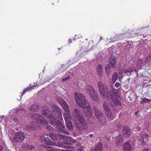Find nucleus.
<instances>
[{"label":"nucleus","instance_id":"nucleus-48","mask_svg":"<svg viewBox=\"0 0 151 151\" xmlns=\"http://www.w3.org/2000/svg\"><path fill=\"white\" fill-rule=\"evenodd\" d=\"M62 151H71V150H62Z\"/></svg>","mask_w":151,"mask_h":151},{"label":"nucleus","instance_id":"nucleus-33","mask_svg":"<svg viewBox=\"0 0 151 151\" xmlns=\"http://www.w3.org/2000/svg\"><path fill=\"white\" fill-rule=\"evenodd\" d=\"M151 60V55H150L149 56L147 57L145 60V63H146L148 62H151L150 61Z\"/></svg>","mask_w":151,"mask_h":151},{"label":"nucleus","instance_id":"nucleus-54","mask_svg":"<svg viewBox=\"0 0 151 151\" xmlns=\"http://www.w3.org/2000/svg\"><path fill=\"white\" fill-rule=\"evenodd\" d=\"M102 39V37H101L100 36V40H101Z\"/></svg>","mask_w":151,"mask_h":151},{"label":"nucleus","instance_id":"nucleus-57","mask_svg":"<svg viewBox=\"0 0 151 151\" xmlns=\"http://www.w3.org/2000/svg\"><path fill=\"white\" fill-rule=\"evenodd\" d=\"M137 112H135V114H137Z\"/></svg>","mask_w":151,"mask_h":151},{"label":"nucleus","instance_id":"nucleus-36","mask_svg":"<svg viewBox=\"0 0 151 151\" xmlns=\"http://www.w3.org/2000/svg\"><path fill=\"white\" fill-rule=\"evenodd\" d=\"M120 86V84L119 83L116 82L115 84V86L117 88L119 87Z\"/></svg>","mask_w":151,"mask_h":151},{"label":"nucleus","instance_id":"nucleus-27","mask_svg":"<svg viewBox=\"0 0 151 151\" xmlns=\"http://www.w3.org/2000/svg\"><path fill=\"white\" fill-rule=\"evenodd\" d=\"M144 136L142 134L138 136V138L139 140L140 143L143 145H144L145 144V141L146 140H144Z\"/></svg>","mask_w":151,"mask_h":151},{"label":"nucleus","instance_id":"nucleus-18","mask_svg":"<svg viewBox=\"0 0 151 151\" xmlns=\"http://www.w3.org/2000/svg\"><path fill=\"white\" fill-rule=\"evenodd\" d=\"M123 147L124 151H131L132 149L130 144L128 141L124 143Z\"/></svg>","mask_w":151,"mask_h":151},{"label":"nucleus","instance_id":"nucleus-6","mask_svg":"<svg viewBox=\"0 0 151 151\" xmlns=\"http://www.w3.org/2000/svg\"><path fill=\"white\" fill-rule=\"evenodd\" d=\"M24 135L21 132H18L16 133L13 139L9 136V139L12 143H14L15 141L17 142H20L22 141L25 138Z\"/></svg>","mask_w":151,"mask_h":151},{"label":"nucleus","instance_id":"nucleus-13","mask_svg":"<svg viewBox=\"0 0 151 151\" xmlns=\"http://www.w3.org/2000/svg\"><path fill=\"white\" fill-rule=\"evenodd\" d=\"M52 109L53 111L56 113L58 115L57 118L61 120H63L62 113L60 108L58 106L54 105L52 106Z\"/></svg>","mask_w":151,"mask_h":151},{"label":"nucleus","instance_id":"nucleus-46","mask_svg":"<svg viewBox=\"0 0 151 151\" xmlns=\"http://www.w3.org/2000/svg\"><path fill=\"white\" fill-rule=\"evenodd\" d=\"M3 150V147L2 146L0 145V151H2Z\"/></svg>","mask_w":151,"mask_h":151},{"label":"nucleus","instance_id":"nucleus-44","mask_svg":"<svg viewBox=\"0 0 151 151\" xmlns=\"http://www.w3.org/2000/svg\"><path fill=\"white\" fill-rule=\"evenodd\" d=\"M69 78L67 77L66 78H63V81H65L67 80L68 79H69Z\"/></svg>","mask_w":151,"mask_h":151},{"label":"nucleus","instance_id":"nucleus-42","mask_svg":"<svg viewBox=\"0 0 151 151\" xmlns=\"http://www.w3.org/2000/svg\"><path fill=\"white\" fill-rule=\"evenodd\" d=\"M125 73H126L127 75L129 76L131 75V72L130 71L125 70Z\"/></svg>","mask_w":151,"mask_h":151},{"label":"nucleus","instance_id":"nucleus-26","mask_svg":"<svg viewBox=\"0 0 151 151\" xmlns=\"http://www.w3.org/2000/svg\"><path fill=\"white\" fill-rule=\"evenodd\" d=\"M60 134H55L53 133H50L49 134V137H50L51 139L55 140L57 139L58 137L60 138Z\"/></svg>","mask_w":151,"mask_h":151},{"label":"nucleus","instance_id":"nucleus-11","mask_svg":"<svg viewBox=\"0 0 151 151\" xmlns=\"http://www.w3.org/2000/svg\"><path fill=\"white\" fill-rule=\"evenodd\" d=\"M110 63L107 64L106 67V71L107 75L109 74L111 71L110 69L112 68H115L116 65V60L114 58L113 59H111Z\"/></svg>","mask_w":151,"mask_h":151},{"label":"nucleus","instance_id":"nucleus-10","mask_svg":"<svg viewBox=\"0 0 151 151\" xmlns=\"http://www.w3.org/2000/svg\"><path fill=\"white\" fill-rule=\"evenodd\" d=\"M103 107L105 112L109 121L112 120L114 119V116L112 115L111 111L108 106V104L105 102H104Z\"/></svg>","mask_w":151,"mask_h":151},{"label":"nucleus","instance_id":"nucleus-4","mask_svg":"<svg viewBox=\"0 0 151 151\" xmlns=\"http://www.w3.org/2000/svg\"><path fill=\"white\" fill-rule=\"evenodd\" d=\"M72 114L73 116L74 121L78 120L82 125V129L86 130L88 128L87 125L79 110L78 108H76L72 112Z\"/></svg>","mask_w":151,"mask_h":151},{"label":"nucleus","instance_id":"nucleus-12","mask_svg":"<svg viewBox=\"0 0 151 151\" xmlns=\"http://www.w3.org/2000/svg\"><path fill=\"white\" fill-rule=\"evenodd\" d=\"M67 114H64V119L66 122V124L67 128L69 130L73 129V127L72 124L71 120L72 119L70 116H69Z\"/></svg>","mask_w":151,"mask_h":151},{"label":"nucleus","instance_id":"nucleus-41","mask_svg":"<svg viewBox=\"0 0 151 151\" xmlns=\"http://www.w3.org/2000/svg\"><path fill=\"white\" fill-rule=\"evenodd\" d=\"M36 83L35 84V83H34V85H32L31 86H30V88L31 90L32 89H34V88L36 86Z\"/></svg>","mask_w":151,"mask_h":151},{"label":"nucleus","instance_id":"nucleus-32","mask_svg":"<svg viewBox=\"0 0 151 151\" xmlns=\"http://www.w3.org/2000/svg\"><path fill=\"white\" fill-rule=\"evenodd\" d=\"M31 84L29 85L30 86L29 87H27L26 88H24L23 91L22 93L21 94V96L23 95L25 92L29 91H31L30 88Z\"/></svg>","mask_w":151,"mask_h":151},{"label":"nucleus","instance_id":"nucleus-31","mask_svg":"<svg viewBox=\"0 0 151 151\" xmlns=\"http://www.w3.org/2000/svg\"><path fill=\"white\" fill-rule=\"evenodd\" d=\"M47 148L48 149L47 150V151H60L59 149L51 147H48Z\"/></svg>","mask_w":151,"mask_h":151},{"label":"nucleus","instance_id":"nucleus-21","mask_svg":"<svg viewBox=\"0 0 151 151\" xmlns=\"http://www.w3.org/2000/svg\"><path fill=\"white\" fill-rule=\"evenodd\" d=\"M96 70L97 74L100 77H101L103 72V68L102 65H98Z\"/></svg>","mask_w":151,"mask_h":151},{"label":"nucleus","instance_id":"nucleus-38","mask_svg":"<svg viewBox=\"0 0 151 151\" xmlns=\"http://www.w3.org/2000/svg\"><path fill=\"white\" fill-rule=\"evenodd\" d=\"M71 140L70 141V142H71L72 143H75L77 141L73 139L71 137Z\"/></svg>","mask_w":151,"mask_h":151},{"label":"nucleus","instance_id":"nucleus-15","mask_svg":"<svg viewBox=\"0 0 151 151\" xmlns=\"http://www.w3.org/2000/svg\"><path fill=\"white\" fill-rule=\"evenodd\" d=\"M122 133L124 136L127 138L130 136L131 134V131L130 129L128 126H125L124 127Z\"/></svg>","mask_w":151,"mask_h":151},{"label":"nucleus","instance_id":"nucleus-17","mask_svg":"<svg viewBox=\"0 0 151 151\" xmlns=\"http://www.w3.org/2000/svg\"><path fill=\"white\" fill-rule=\"evenodd\" d=\"M70 145V143L65 142H62L58 143L57 145H56V146H58L63 148L66 149L70 148V146H68Z\"/></svg>","mask_w":151,"mask_h":151},{"label":"nucleus","instance_id":"nucleus-1","mask_svg":"<svg viewBox=\"0 0 151 151\" xmlns=\"http://www.w3.org/2000/svg\"><path fill=\"white\" fill-rule=\"evenodd\" d=\"M98 86L99 92L102 97L104 98L107 97L111 104L112 106L120 105L119 99V96L116 92V89L111 87L109 90L106 86L101 82L98 83Z\"/></svg>","mask_w":151,"mask_h":151},{"label":"nucleus","instance_id":"nucleus-52","mask_svg":"<svg viewBox=\"0 0 151 151\" xmlns=\"http://www.w3.org/2000/svg\"><path fill=\"white\" fill-rule=\"evenodd\" d=\"M79 37H75V38H73V39L74 40H75V38L76 39H78V38H79Z\"/></svg>","mask_w":151,"mask_h":151},{"label":"nucleus","instance_id":"nucleus-9","mask_svg":"<svg viewBox=\"0 0 151 151\" xmlns=\"http://www.w3.org/2000/svg\"><path fill=\"white\" fill-rule=\"evenodd\" d=\"M85 90L87 92H88L90 96L93 100H96L98 99L97 94L95 91H94V89L91 85H87L85 87Z\"/></svg>","mask_w":151,"mask_h":151},{"label":"nucleus","instance_id":"nucleus-14","mask_svg":"<svg viewBox=\"0 0 151 151\" xmlns=\"http://www.w3.org/2000/svg\"><path fill=\"white\" fill-rule=\"evenodd\" d=\"M41 139L42 142H44L47 145H50L52 144V142L49 138V136L48 135H42L41 137Z\"/></svg>","mask_w":151,"mask_h":151},{"label":"nucleus","instance_id":"nucleus-22","mask_svg":"<svg viewBox=\"0 0 151 151\" xmlns=\"http://www.w3.org/2000/svg\"><path fill=\"white\" fill-rule=\"evenodd\" d=\"M30 110L32 111L36 112L39 110V106L36 104H32L29 107Z\"/></svg>","mask_w":151,"mask_h":151},{"label":"nucleus","instance_id":"nucleus-8","mask_svg":"<svg viewBox=\"0 0 151 151\" xmlns=\"http://www.w3.org/2000/svg\"><path fill=\"white\" fill-rule=\"evenodd\" d=\"M57 101L60 104L64 110L66 112V113H64L63 114V117H64V114L68 115V116H70V110L69 105L61 99H58Z\"/></svg>","mask_w":151,"mask_h":151},{"label":"nucleus","instance_id":"nucleus-50","mask_svg":"<svg viewBox=\"0 0 151 151\" xmlns=\"http://www.w3.org/2000/svg\"><path fill=\"white\" fill-rule=\"evenodd\" d=\"M68 42L70 43H71L72 42V40L70 39H69L68 40Z\"/></svg>","mask_w":151,"mask_h":151},{"label":"nucleus","instance_id":"nucleus-47","mask_svg":"<svg viewBox=\"0 0 151 151\" xmlns=\"http://www.w3.org/2000/svg\"><path fill=\"white\" fill-rule=\"evenodd\" d=\"M142 151H149L148 150V149H147V148H145Z\"/></svg>","mask_w":151,"mask_h":151},{"label":"nucleus","instance_id":"nucleus-45","mask_svg":"<svg viewBox=\"0 0 151 151\" xmlns=\"http://www.w3.org/2000/svg\"><path fill=\"white\" fill-rule=\"evenodd\" d=\"M4 118V115L0 117V121H2V119Z\"/></svg>","mask_w":151,"mask_h":151},{"label":"nucleus","instance_id":"nucleus-55","mask_svg":"<svg viewBox=\"0 0 151 151\" xmlns=\"http://www.w3.org/2000/svg\"><path fill=\"white\" fill-rule=\"evenodd\" d=\"M16 130L17 131L18 130V129H16Z\"/></svg>","mask_w":151,"mask_h":151},{"label":"nucleus","instance_id":"nucleus-34","mask_svg":"<svg viewBox=\"0 0 151 151\" xmlns=\"http://www.w3.org/2000/svg\"><path fill=\"white\" fill-rule=\"evenodd\" d=\"M141 99L140 101V103L141 104H143L144 103L147 102V100H148V99L146 98H141Z\"/></svg>","mask_w":151,"mask_h":151},{"label":"nucleus","instance_id":"nucleus-25","mask_svg":"<svg viewBox=\"0 0 151 151\" xmlns=\"http://www.w3.org/2000/svg\"><path fill=\"white\" fill-rule=\"evenodd\" d=\"M36 124L32 122V123L30 124V125H27L26 127L27 129L29 130H34L35 127V124Z\"/></svg>","mask_w":151,"mask_h":151},{"label":"nucleus","instance_id":"nucleus-37","mask_svg":"<svg viewBox=\"0 0 151 151\" xmlns=\"http://www.w3.org/2000/svg\"><path fill=\"white\" fill-rule=\"evenodd\" d=\"M46 128L47 129L50 130H52V127L51 126L49 125H47L46 126Z\"/></svg>","mask_w":151,"mask_h":151},{"label":"nucleus","instance_id":"nucleus-16","mask_svg":"<svg viewBox=\"0 0 151 151\" xmlns=\"http://www.w3.org/2000/svg\"><path fill=\"white\" fill-rule=\"evenodd\" d=\"M123 137L121 135H119L116 137L115 143L117 147H121L123 143Z\"/></svg>","mask_w":151,"mask_h":151},{"label":"nucleus","instance_id":"nucleus-19","mask_svg":"<svg viewBox=\"0 0 151 151\" xmlns=\"http://www.w3.org/2000/svg\"><path fill=\"white\" fill-rule=\"evenodd\" d=\"M103 146L101 143H99L95 145L94 149L91 150V151H102Z\"/></svg>","mask_w":151,"mask_h":151},{"label":"nucleus","instance_id":"nucleus-30","mask_svg":"<svg viewBox=\"0 0 151 151\" xmlns=\"http://www.w3.org/2000/svg\"><path fill=\"white\" fill-rule=\"evenodd\" d=\"M143 65L142 63V61L141 60H139L137 62V67L139 69H141Z\"/></svg>","mask_w":151,"mask_h":151},{"label":"nucleus","instance_id":"nucleus-35","mask_svg":"<svg viewBox=\"0 0 151 151\" xmlns=\"http://www.w3.org/2000/svg\"><path fill=\"white\" fill-rule=\"evenodd\" d=\"M28 148L30 150H32L34 148V146L32 145H29L27 146Z\"/></svg>","mask_w":151,"mask_h":151},{"label":"nucleus","instance_id":"nucleus-7","mask_svg":"<svg viewBox=\"0 0 151 151\" xmlns=\"http://www.w3.org/2000/svg\"><path fill=\"white\" fill-rule=\"evenodd\" d=\"M95 115L99 119V123L102 125H104L106 123V119L104 114L100 111L96 107H93Z\"/></svg>","mask_w":151,"mask_h":151},{"label":"nucleus","instance_id":"nucleus-24","mask_svg":"<svg viewBox=\"0 0 151 151\" xmlns=\"http://www.w3.org/2000/svg\"><path fill=\"white\" fill-rule=\"evenodd\" d=\"M59 135H60V139H62L65 141L70 142L71 140V137H70L63 136L61 134Z\"/></svg>","mask_w":151,"mask_h":151},{"label":"nucleus","instance_id":"nucleus-28","mask_svg":"<svg viewBox=\"0 0 151 151\" xmlns=\"http://www.w3.org/2000/svg\"><path fill=\"white\" fill-rule=\"evenodd\" d=\"M16 114H19V113L24 114H26V111L23 109H19L15 111Z\"/></svg>","mask_w":151,"mask_h":151},{"label":"nucleus","instance_id":"nucleus-59","mask_svg":"<svg viewBox=\"0 0 151 151\" xmlns=\"http://www.w3.org/2000/svg\"><path fill=\"white\" fill-rule=\"evenodd\" d=\"M77 36L76 35H75V37H76Z\"/></svg>","mask_w":151,"mask_h":151},{"label":"nucleus","instance_id":"nucleus-49","mask_svg":"<svg viewBox=\"0 0 151 151\" xmlns=\"http://www.w3.org/2000/svg\"><path fill=\"white\" fill-rule=\"evenodd\" d=\"M148 65L150 66H151V62H149L148 64Z\"/></svg>","mask_w":151,"mask_h":151},{"label":"nucleus","instance_id":"nucleus-2","mask_svg":"<svg viewBox=\"0 0 151 151\" xmlns=\"http://www.w3.org/2000/svg\"><path fill=\"white\" fill-rule=\"evenodd\" d=\"M75 98L77 104L81 106L84 109L85 116L88 117H91L92 115V109L90 108L88 101L85 99L84 96L78 92L75 93Z\"/></svg>","mask_w":151,"mask_h":151},{"label":"nucleus","instance_id":"nucleus-43","mask_svg":"<svg viewBox=\"0 0 151 151\" xmlns=\"http://www.w3.org/2000/svg\"><path fill=\"white\" fill-rule=\"evenodd\" d=\"M149 136V135L147 134H145L144 135V137H145V139H146V138H147Z\"/></svg>","mask_w":151,"mask_h":151},{"label":"nucleus","instance_id":"nucleus-51","mask_svg":"<svg viewBox=\"0 0 151 151\" xmlns=\"http://www.w3.org/2000/svg\"><path fill=\"white\" fill-rule=\"evenodd\" d=\"M80 143H78L77 144H76V145H77V146H79L80 145Z\"/></svg>","mask_w":151,"mask_h":151},{"label":"nucleus","instance_id":"nucleus-5","mask_svg":"<svg viewBox=\"0 0 151 151\" xmlns=\"http://www.w3.org/2000/svg\"><path fill=\"white\" fill-rule=\"evenodd\" d=\"M31 117L33 118V120H35L37 123L41 124L42 126L47 125V122L45 120L42 116L40 114H33L31 115Z\"/></svg>","mask_w":151,"mask_h":151},{"label":"nucleus","instance_id":"nucleus-58","mask_svg":"<svg viewBox=\"0 0 151 151\" xmlns=\"http://www.w3.org/2000/svg\"><path fill=\"white\" fill-rule=\"evenodd\" d=\"M21 99V97H20V99L19 100Z\"/></svg>","mask_w":151,"mask_h":151},{"label":"nucleus","instance_id":"nucleus-23","mask_svg":"<svg viewBox=\"0 0 151 151\" xmlns=\"http://www.w3.org/2000/svg\"><path fill=\"white\" fill-rule=\"evenodd\" d=\"M14 111L15 110L12 109L9 111V113L11 118L14 120L15 122H17L18 121V119L17 118L14 116V115L15 114V113L14 112Z\"/></svg>","mask_w":151,"mask_h":151},{"label":"nucleus","instance_id":"nucleus-3","mask_svg":"<svg viewBox=\"0 0 151 151\" xmlns=\"http://www.w3.org/2000/svg\"><path fill=\"white\" fill-rule=\"evenodd\" d=\"M48 118L50 119L51 124L54 127H57V131L58 132H63L68 135H70L69 132L65 129V127L61 122L60 121H57L56 118L52 115Z\"/></svg>","mask_w":151,"mask_h":151},{"label":"nucleus","instance_id":"nucleus-20","mask_svg":"<svg viewBox=\"0 0 151 151\" xmlns=\"http://www.w3.org/2000/svg\"><path fill=\"white\" fill-rule=\"evenodd\" d=\"M42 113L45 117L48 118L52 115L51 111L48 109H45L42 111Z\"/></svg>","mask_w":151,"mask_h":151},{"label":"nucleus","instance_id":"nucleus-39","mask_svg":"<svg viewBox=\"0 0 151 151\" xmlns=\"http://www.w3.org/2000/svg\"><path fill=\"white\" fill-rule=\"evenodd\" d=\"M83 148L82 146L80 147L77 149L78 151H82L83 150Z\"/></svg>","mask_w":151,"mask_h":151},{"label":"nucleus","instance_id":"nucleus-40","mask_svg":"<svg viewBox=\"0 0 151 151\" xmlns=\"http://www.w3.org/2000/svg\"><path fill=\"white\" fill-rule=\"evenodd\" d=\"M36 83L35 84V83H34V85H32L31 86H30V88L31 90L32 89H34V88L36 86Z\"/></svg>","mask_w":151,"mask_h":151},{"label":"nucleus","instance_id":"nucleus-53","mask_svg":"<svg viewBox=\"0 0 151 151\" xmlns=\"http://www.w3.org/2000/svg\"><path fill=\"white\" fill-rule=\"evenodd\" d=\"M89 136L91 137H93V135L91 134L89 135Z\"/></svg>","mask_w":151,"mask_h":151},{"label":"nucleus","instance_id":"nucleus-29","mask_svg":"<svg viewBox=\"0 0 151 151\" xmlns=\"http://www.w3.org/2000/svg\"><path fill=\"white\" fill-rule=\"evenodd\" d=\"M118 75L116 72L114 73L112 75V81L113 83H114L117 79Z\"/></svg>","mask_w":151,"mask_h":151},{"label":"nucleus","instance_id":"nucleus-56","mask_svg":"<svg viewBox=\"0 0 151 151\" xmlns=\"http://www.w3.org/2000/svg\"><path fill=\"white\" fill-rule=\"evenodd\" d=\"M150 84H148L147 86H150Z\"/></svg>","mask_w":151,"mask_h":151}]
</instances>
